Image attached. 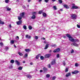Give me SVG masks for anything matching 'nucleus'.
Listing matches in <instances>:
<instances>
[{
    "mask_svg": "<svg viewBox=\"0 0 80 80\" xmlns=\"http://www.w3.org/2000/svg\"><path fill=\"white\" fill-rule=\"evenodd\" d=\"M66 36L69 38V40H70V41H71V42H74V39L73 38H72V36L69 34H66Z\"/></svg>",
    "mask_w": 80,
    "mask_h": 80,
    "instance_id": "f257e3e1",
    "label": "nucleus"
},
{
    "mask_svg": "<svg viewBox=\"0 0 80 80\" xmlns=\"http://www.w3.org/2000/svg\"><path fill=\"white\" fill-rule=\"evenodd\" d=\"M77 18V15H76L72 14L71 15V19H73V20H76Z\"/></svg>",
    "mask_w": 80,
    "mask_h": 80,
    "instance_id": "f03ea898",
    "label": "nucleus"
},
{
    "mask_svg": "<svg viewBox=\"0 0 80 80\" xmlns=\"http://www.w3.org/2000/svg\"><path fill=\"white\" fill-rule=\"evenodd\" d=\"M60 50V48H58L55 49L53 51V52H54V53H57V52H59Z\"/></svg>",
    "mask_w": 80,
    "mask_h": 80,
    "instance_id": "7ed1b4c3",
    "label": "nucleus"
},
{
    "mask_svg": "<svg viewBox=\"0 0 80 80\" xmlns=\"http://www.w3.org/2000/svg\"><path fill=\"white\" fill-rule=\"evenodd\" d=\"M72 5H73V6L72 7V8H73V9L75 8L76 9L78 8V7L76 6H75V4L72 3Z\"/></svg>",
    "mask_w": 80,
    "mask_h": 80,
    "instance_id": "20e7f679",
    "label": "nucleus"
},
{
    "mask_svg": "<svg viewBox=\"0 0 80 80\" xmlns=\"http://www.w3.org/2000/svg\"><path fill=\"white\" fill-rule=\"evenodd\" d=\"M22 20H20V21H19L17 22L16 23H17V25H20V24L22 23Z\"/></svg>",
    "mask_w": 80,
    "mask_h": 80,
    "instance_id": "39448f33",
    "label": "nucleus"
},
{
    "mask_svg": "<svg viewBox=\"0 0 80 80\" xmlns=\"http://www.w3.org/2000/svg\"><path fill=\"white\" fill-rule=\"evenodd\" d=\"M51 55V54H46L45 55V58H48V57H50Z\"/></svg>",
    "mask_w": 80,
    "mask_h": 80,
    "instance_id": "423d86ee",
    "label": "nucleus"
},
{
    "mask_svg": "<svg viewBox=\"0 0 80 80\" xmlns=\"http://www.w3.org/2000/svg\"><path fill=\"white\" fill-rule=\"evenodd\" d=\"M63 6L64 8H69V6L66 4H64L63 5Z\"/></svg>",
    "mask_w": 80,
    "mask_h": 80,
    "instance_id": "0eeeda50",
    "label": "nucleus"
},
{
    "mask_svg": "<svg viewBox=\"0 0 80 80\" xmlns=\"http://www.w3.org/2000/svg\"><path fill=\"white\" fill-rule=\"evenodd\" d=\"M56 61V60L55 59H54V60H53V61L51 62V64L52 65H54V64H55V63H56V62H55Z\"/></svg>",
    "mask_w": 80,
    "mask_h": 80,
    "instance_id": "6e6552de",
    "label": "nucleus"
},
{
    "mask_svg": "<svg viewBox=\"0 0 80 80\" xmlns=\"http://www.w3.org/2000/svg\"><path fill=\"white\" fill-rule=\"evenodd\" d=\"M71 75V74H70V73L69 72L66 74L65 75V77H69V76H70Z\"/></svg>",
    "mask_w": 80,
    "mask_h": 80,
    "instance_id": "1a4fd4ad",
    "label": "nucleus"
},
{
    "mask_svg": "<svg viewBox=\"0 0 80 80\" xmlns=\"http://www.w3.org/2000/svg\"><path fill=\"white\" fill-rule=\"evenodd\" d=\"M71 45H74V46H75L76 47H78V45L76 43H72Z\"/></svg>",
    "mask_w": 80,
    "mask_h": 80,
    "instance_id": "9d476101",
    "label": "nucleus"
},
{
    "mask_svg": "<svg viewBox=\"0 0 80 80\" xmlns=\"http://www.w3.org/2000/svg\"><path fill=\"white\" fill-rule=\"evenodd\" d=\"M24 15H25V13L22 12V13L20 14V16H21V17H23V18Z\"/></svg>",
    "mask_w": 80,
    "mask_h": 80,
    "instance_id": "9b49d317",
    "label": "nucleus"
},
{
    "mask_svg": "<svg viewBox=\"0 0 80 80\" xmlns=\"http://www.w3.org/2000/svg\"><path fill=\"white\" fill-rule=\"evenodd\" d=\"M25 51L26 52H30V51H31V50L29 49H25Z\"/></svg>",
    "mask_w": 80,
    "mask_h": 80,
    "instance_id": "f8f14e48",
    "label": "nucleus"
},
{
    "mask_svg": "<svg viewBox=\"0 0 80 80\" xmlns=\"http://www.w3.org/2000/svg\"><path fill=\"white\" fill-rule=\"evenodd\" d=\"M15 62L16 63V64H17V65H18V66L19 65H20V63L19 62H18V60H16L15 61Z\"/></svg>",
    "mask_w": 80,
    "mask_h": 80,
    "instance_id": "ddd939ff",
    "label": "nucleus"
},
{
    "mask_svg": "<svg viewBox=\"0 0 80 80\" xmlns=\"http://www.w3.org/2000/svg\"><path fill=\"white\" fill-rule=\"evenodd\" d=\"M26 38H31V36H30L28 35H26Z\"/></svg>",
    "mask_w": 80,
    "mask_h": 80,
    "instance_id": "4468645a",
    "label": "nucleus"
},
{
    "mask_svg": "<svg viewBox=\"0 0 80 80\" xmlns=\"http://www.w3.org/2000/svg\"><path fill=\"white\" fill-rule=\"evenodd\" d=\"M53 9H54L55 10H57V6H54L52 7Z\"/></svg>",
    "mask_w": 80,
    "mask_h": 80,
    "instance_id": "2eb2a0df",
    "label": "nucleus"
},
{
    "mask_svg": "<svg viewBox=\"0 0 80 80\" xmlns=\"http://www.w3.org/2000/svg\"><path fill=\"white\" fill-rule=\"evenodd\" d=\"M18 53L20 56H23V53H21V52H18Z\"/></svg>",
    "mask_w": 80,
    "mask_h": 80,
    "instance_id": "dca6fc26",
    "label": "nucleus"
},
{
    "mask_svg": "<svg viewBox=\"0 0 80 80\" xmlns=\"http://www.w3.org/2000/svg\"><path fill=\"white\" fill-rule=\"evenodd\" d=\"M48 45H49L48 44H46V46L44 48L45 50H46V49H47V48H48Z\"/></svg>",
    "mask_w": 80,
    "mask_h": 80,
    "instance_id": "f3484780",
    "label": "nucleus"
},
{
    "mask_svg": "<svg viewBox=\"0 0 80 80\" xmlns=\"http://www.w3.org/2000/svg\"><path fill=\"white\" fill-rule=\"evenodd\" d=\"M78 72V71L76 70L72 72V73L73 74H76V73H77Z\"/></svg>",
    "mask_w": 80,
    "mask_h": 80,
    "instance_id": "a211bd4d",
    "label": "nucleus"
},
{
    "mask_svg": "<svg viewBox=\"0 0 80 80\" xmlns=\"http://www.w3.org/2000/svg\"><path fill=\"white\" fill-rule=\"evenodd\" d=\"M41 55L40 54H39L38 55H37L36 57V59H38L39 57H40Z\"/></svg>",
    "mask_w": 80,
    "mask_h": 80,
    "instance_id": "6ab92c4d",
    "label": "nucleus"
},
{
    "mask_svg": "<svg viewBox=\"0 0 80 80\" xmlns=\"http://www.w3.org/2000/svg\"><path fill=\"white\" fill-rule=\"evenodd\" d=\"M22 67L20 66L18 67V69L19 70H22Z\"/></svg>",
    "mask_w": 80,
    "mask_h": 80,
    "instance_id": "aec40b11",
    "label": "nucleus"
},
{
    "mask_svg": "<svg viewBox=\"0 0 80 80\" xmlns=\"http://www.w3.org/2000/svg\"><path fill=\"white\" fill-rule=\"evenodd\" d=\"M35 18H36V16L35 15H32L31 17V18H32V19H35Z\"/></svg>",
    "mask_w": 80,
    "mask_h": 80,
    "instance_id": "412c9836",
    "label": "nucleus"
},
{
    "mask_svg": "<svg viewBox=\"0 0 80 80\" xmlns=\"http://www.w3.org/2000/svg\"><path fill=\"white\" fill-rule=\"evenodd\" d=\"M5 23L4 22H3L1 21V20H0V24H2V25H3V24H4Z\"/></svg>",
    "mask_w": 80,
    "mask_h": 80,
    "instance_id": "4be33fe9",
    "label": "nucleus"
},
{
    "mask_svg": "<svg viewBox=\"0 0 80 80\" xmlns=\"http://www.w3.org/2000/svg\"><path fill=\"white\" fill-rule=\"evenodd\" d=\"M42 15L44 17H46L47 16V14L43 12V13H42Z\"/></svg>",
    "mask_w": 80,
    "mask_h": 80,
    "instance_id": "5701e85b",
    "label": "nucleus"
},
{
    "mask_svg": "<svg viewBox=\"0 0 80 80\" xmlns=\"http://www.w3.org/2000/svg\"><path fill=\"white\" fill-rule=\"evenodd\" d=\"M22 17L20 16H18V20H22Z\"/></svg>",
    "mask_w": 80,
    "mask_h": 80,
    "instance_id": "b1692460",
    "label": "nucleus"
},
{
    "mask_svg": "<svg viewBox=\"0 0 80 80\" xmlns=\"http://www.w3.org/2000/svg\"><path fill=\"white\" fill-rule=\"evenodd\" d=\"M0 47H3V43L2 42L0 43Z\"/></svg>",
    "mask_w": 80,
    "mask_h": 80,
    "instance_id": "393cba45",
    "label": "nucleus"
},
{
    "mask_svg": "<svg viewBox=\"0 0 80 80\" xmlns=\"http://www.w3.org/2000/svg\"><path fill=\"white\" fill-rule=\"evenodd\" d=\"M6 9L8 11H10V10H11V8H10L8 7Z\"/></svg>",
    "mask_w": 80,
    "mask_h": 80,
    "instance_id": "a878e982",
    "label": "nucleus"
},
{
    "mask_svg": "<svg viewBox=\"0 0 80 80\" xmlns=\"http://www.w3.org/2000/svg\"><path fill=\"white\" fill-rule=\"evenodd\" d=\"M27 57H28V54H25L24 56V58H27Z\"/></svg>",
    "mask_w": 80,
    "mask_h": 80,
    "instance_id": "bb28decb",
    "label": "nucleus"
},
{
    "mask_svg": "<svg viewBox=\"0 0 80 80\" xmlns=\"http://www.w3.org/2000/svg\"><path fill=\"white\" fill-rule=\"evenodd\" d=\"M43 70L44 72H46V71H47V69L45 68H43Z\"/></svg>",
    "mask_w": 80,
    "mask_h": 80,
    "instance_id": "cd10ccee",
    "label": "nucleus"
},
{
    "mask_svg": "<svg viewBox=\"0 0 80 80\" xmlns=\"http://www.w3.org/2000/svg\"><path fill=\"white\" fill-rule=\"evenodd\" d=\"M15 61H14V60H12L10 61V62L11 63H13Z\"/></svg>",
    "mask_w": 80,
    "mask_h": 80,
    "instance_id": "c85d7f7f",
    "label": "nucleus"
},
{
    "mask_svg": "<svg viewBox=\"0 0 80 80\" xmlns=\"http://www.w3.org/2000/svg\"><path fill=\"white\" fill-rule=\"evenodd\" d=\"M23 28L25 30H27V26L25 25H24L23 26Z\"/></svg>",
    "mask_w": 80,
    "mask_h": 80,
    "instance_id": "c756f323",
    "label": "nucleus"
},
{
    "mask_svg": "<svg viewBox=\"0 0 80 80\" xmlns=\"http://www.w3.org/2000/svg\"><path fill=\"white\" fill-rule=\"evenodd\" d=\"M28 28L29 30H32V27L31 26H28Z\"/></svg>",
    "mask_w": 80,
    "mask_h": 80,
    "instance_id": "7c9ffc66",
    "label": "nucleus"
},
{
    "mask_svg": "<svg viewBox=\"0 0 80 80\" xmlns=\"http://www.w3.org/2000/svg\"><path fill=\"white\" fill-rule=\"evenodd\" d=\"M40 58L41 60H43V59H44V57L43 56H41L40 57Z\"/></svg>",
    "mask_w": 80,
    "mask_h": 80,
    "instance_id": "2f4dec72",
    "label": "nucleus"
},
{
    "mask_svg": "<svg viewBox=\"0 0 80 80\" xmlns=\"http://www.w3.org/2000/svg\"><path fill=\"white\" fill-rule=\"evenodd\" d=\"M27 77L29 78H32V76L30 75H28Z\"/></svg>",
    "mask_w": 80,
    "mask_h": 80,
    "instance_id": "473e14b6",
    "label": "nucleus"
},
{
    "mask_svg": "<svg viewBox=\"0 0 80 80\" xmlns=\"http://www.w3.org/2000/svg\"><path fill=\"white\" fill-rule=\"evenodd\" d=\"M34 38L35 40H37L38 38V37L37 36H35L34 37Z\"/></svg>",
    "mask_w": 80,
    "mask_h": 80,
    "instance_id": "72a5a7b5",
    "label": "nucleus"
},
{
    "mask_svg": "<svg viewBox=\"0 0 80 80\" xmlns=\"http://www.w3.org/2000/svg\"><path fill=\"white\" fill-rule=\"evenodd\" d=\"M10 43L12 44H13L14 43V41L13 40H11L10 41Z\"/></svg>",
    "mask_w": 80,
    "mask_h": 80,
    "instance_id": "f704fd0d",
    "label": "nucleus"
},
{
    "mask_svg": "<svg viewBox=\"0 0 80 80\" xmlns=\"http://www.w3.org/2000/svg\"><path fill=\"white\" fill-rule=\"evenodd\" d=\"M37 13V12H33L32 13V15H35Z\"/></svg>",
    "mask_w": 80,
    "mask_h": 80,
    "instance_id": "c9c22d12",
    "label": "nucleus"
},
{
    "mask_svg": "<svg viewBox=\"0 0 80 80\" xmlns=\"http://www.w3.org/2000/svg\"><path fill=\"white\" fill-rule=\"evenodd\" d=\"M68 71V68H66L65 70V72H67Z\"/></svg>",
    "mask_w": 80,
    "mask_h": 80,
    "instance_id": "e433bc0d",
    "label": "nucleus"
},
{
    "mask_svg": "<svg viewBox=\"0 0 80 80\" xmlns=\"http://www.w3.org/2000/svg\"><path fill=\"white\" fill-rule=\"evenodd\" d=\"M55 78H56V77L55 76L53 77L52 78V79L53 80H55Z\"/></svg>",
    "mask_w": 80,
    "mask_h": 80,
    "instance_id": "4c0bfd02",
    "label": "nucleus"
},
{
    "mask_svg": "<svg viewBox=\"0 0 80 80\" xmlns=\"http://www.w3.org/2000/svg\"><path fill=\"white\" fill-rule=\"evenodd\" d=\"M46 77L47 78H49V77H50V75L47 74L46 76Z\"/></svg>",
    "mask_w": 80,
    "mask_h": 80,
    "instance_id": "58836bf2",
    "label": "nucleus"
},
{
    "mask_svg": "<svg viewBox=\"0 0 80 80\" xmlns=\"http://www.w3.org/2000/svg\"><path fill=\"white\" fill-rule=\"evenodd\" d=\"M43 12L42 11H40L39 12V14H41Z\"/></svg>",
    "mask_w": 80,
    "mask_h": 80,
    "instance_id": "ea45409f",
    "label": "nucleus"
},
{
    "mask_svg": "<svg viewBox=\"0 0 80 80\" xmlns=\"http://www.w3.org/2000/svg\"><path fill=\"white\" fill-rule=\"evenodd\" d=\"M74 42H78V39L75 40V39H74Z\"/></svg>",
    "mask_w": 80,
    "mask_h": 80,
    "instance_id": "a19ab883",
    "label": "nucleus"
},
{
    "mask_svg": "<svg viewBox=\"0 0 80 80\" xmlns=\"http://www.w3.org/2000/svg\"><path fill=\"white\" fill-rule=\"evenodd\" d=\"M16 40H19V37L18 36H17L16 38Z\"/></svg>",
    "mask_w": 80,
    "mask_h": 80,
    "instance_id": "79ce46f5",
    "label": "nucleus"
},
{
    "mask_svg": "<svg viewBox=\"0 0 80 80\" xmlns=\"http://www.w3.org/2000/svg\"><path fill=\"white\" fill-rule=\"evenodd\" d=\"M9 1L8 0H5V2H6V3H8V2Z\"/></svg>",
    "mask_w": 80,
    "mask_h": 80,
    "instance_id": "37998d69",
    "label": "nucleus"
},
{
    "mask_svg": "<svg viewBox=\"0 0 80 80\" xmlns=\"http://www.w3.org/2000/svg\"><path fill=\"white\" fill-rule=\"evenodd\" d=\"M75 66L76 67H78V63H76L75 64Z\"/></svg>",
    "mask_w": 80,
    "mask_h": 80,
    "instance_id": "c03bdc74",
    "label": "nucleus"
},
{
    "mask_svg": "<svg viewBox=\"0 0 80 80\" xmlns=\"http://www.w3.org/2000/svg\"><path fill=\"white\" fill-rule=\"evenodd\" d=\"M48 68H50L51 67V66L50 65V64H49V65H48Z\"/></svg>",
    "mask_w": 80,
    "mask_h": 80,
    "instance_id": "a18cd8bd",
    "label": "nucleus"
},
{
    "mask_svg": "<svg viewBox=\"0 0 80 80\" xmlns=\"http://www.w3.org/2000/svg\"><path fill=\"white\" fill-rule=\"evenodd\" d=\"M73 52H74V51H73V49H72V50L71 52V53H73Z\"/></svg>",
    "mask_w": 80,
    "mask_h": 80,
    "instance_id": "49530a36",
    "label": "nucleus"
},
{
    "mask_svg": "<svg viewBox=\"0 0 80 80\" xmlns=\"http://www.w3.org/2000/svg\"><path fill=\"white\" fill-rule=\"evenodd\" d=\"M57 46L56 44H53L52 45V47H55Z\"/></svg>",
    "mask_w": 80,
    "mask_h": 80,
    "instance_id": "de8ad7c7",
    "label": "nucleus"
},
{
    "mask_svg": "<svg viewBox=\"0 0 80 80\" xmlns=\"http://www.w3.org/2000/svg\"><path fill=\"white\" fill-rule=\"evenodd\" d=\"M48 1H49V0H44V2H48Z\"/></svg>",
    "mask_w": 80,
    "mask_h": 80,
    "instance_id": "09e8293b",
    "label": "nucleus"
},
{
    "mask_svg": "<svg viewBox=\"0 0 80 80\" xmlns=\"http://www.w3.org/2000/svg\"><path fill=\"white\" fill-rule=\"evenodd\" d=\"M8 26L9 28H12V25H11V24L9 25Z\"/></svg>",
    "mask_w": 80,
    "mask_h": 80,
    "instance_id": "8fccbe9b",
    "label": "nucleus"
},
{
    "mask_svg": "<svg viewBox=\"0 0 80 80\" xmlns=\"http://www.w3.org/2000/svg\"><path fill=\"white\" fill-rule=\"evenodd\" d=\"M77 27L78 28H80V26L78 24L77 25Z\"/></svg>",
    "mask_w": 80,
    "mask_h": 80,
    "instance_id": "3c124183",
    "label": "nucleus"
},
{
    "mask_svg": "<svg viewBox=\"0 0 80 80\" xmlns=\"http://www.w3.org/2000/svg\"><path fill=\"white\" fill-rule=\"evenodd\" d=\"M41 39L42 40H45V38H43V37H42L41 38Z\"/></svg>",
    "mask_w": 80,
    "mask_h": 80,
    "instance_id": "603ef678",
    "label": "nucleus"
},
{
    "mask_svg": "<svg viewBox=\"0 0 80 80\" xmlns=\"http://www.w3.org/2000/svg\"><path fill=\"white\" fill-rule=\"evenodd\" d=\"M63 63L64 66H65V65H66V63H65V62H63Z\"/></svg>",
    "mask_w": 80,
    "mask_h": 80,
    "instance_id": "864d4df0",
    "label": "nucleus"
},
{
    "mask_svg": "<svg viewBox=\"0 0 80 80\" xmlns=\"http://www.w3.org/2000/svg\"><path fill=\"white\" fill-rule=\"evenodd\" d=\"M57 58H59V54H57Z\"/></svg>",
    "mask_w": 80,
    "mask_h": 80,
    "instance_id": "5fc2aeb1",
    "label": "nucleus"
},
{
    "mask_svg": "<svg viewBox=\"0 0 80 80\" xmlns=\"http://www.w3.org/2000/svg\"><path fill=\"white\" fill-rule=\"evenodd\" d=\"M30 65H33V63L32 62H31L30 63Z\"/></svg>",
    "mask_w": 80,
    "mask_h": 80,
    "instance_id": "6e6d98bb",
    "label": "nucleus"
},
{
    "mask_svg": "<svg viewBox=\"0 0 80 80\" xmlns=\"http://www.w3.org/2000/svg\"><path fill=\"white\" fill-rule=\"evenodd\" d=\"M10 68H12V66H11L9 67Z\"/></svg>",
    "mask_w": 80,
    "mask_h": 80,
    "instance_id": "4d7b16f0",
    "label": "nucleus"
},
{
    "mask_svg": "<svg viewBox=\"0 0 80 80\" xmlns=\"http://www.w3.org/2000/svg\"><path fill=\"white\" fill-rule=\"evenodd\" d=\"M14 46L15 47V48H17V46L15 45L14 44Z\"/></svg>",
    "mask_w": 80,
    "mask_h": 80,
    "instance_id": "13d9d810",
    "label": "nucleus"
},
{
    "mask_svg": "<svg viewBox=\"0 0 80 80\" xmlns=\"http://www.w3.org/2000/svg\"><path fill=\"white\" fill-rule=\"evenodd\" d=\"M22 63H25V61H23Z\"/></svg>",
    "mask_w": 80,
    "mask_h": 80,
    "instance_id": "bf43d9fd",
    "label": "nucleus"
},
{
    "mask_svg": "<svg viewBox=\"0 0 80 80\" xmlns=\"http://www.w3.org/2000/svg\"><path fill=\"white\" fill-rule=\"evenodd\" d=\"M31 0H28V2H30Z\"/></svg>",
    "mask_w": 80,
    "mask_h": 80,
    "instance_id": "052dcab7",
    "label": "nucleus"
},
{
    "mask_svg": "<svg viewBox=\"0 0 80 80\" xmlns=\"http://www.w3.org/2000/svg\"><path fill=\"white\" fill-rule=\"evenodd\" d=\"M62 3V0H60V3Z\"/></svg>",
    "mask_w": 80,
    "mask_h": 80,
    "instance_id": "680f3d73",
    "label": "nucleus"
},
{
    "mask_svg": "<svg viewBox=\"0 0 80 80\" xmlns=\"http://www.w3.org/2000/svg\"><path fill=\"white\" fill-rule=\"evenodd\" d=\"M40 72H41V73H42V70H40Z\"/></svg>",
    "mask_w": 80,
    "mask_h": 80,
    "instance_id": "e2e57ef3",
    "label": "nucleus"
},
{
    "mask_svg": "<svg viewBox=\"0 0 80 80\" xmlns=\"http://www.w3.org/2000/svg\"><path fill=\"white\" fill-rule=\"evenodd\" d=\"M60 10H61V12H62V11H63V9H60Z\"/></svg>",
    "mask_w": 80,
    "mask_h": 80,
    "instance_id": "0e129e2a",
    "label": "nucleus"
},
{
    "mask_svg": "<svg viewBox=\"0 0 80 80\" xmlns=\"http://www.w3.org/2000/svg\"><path fill=\"white\" fill-rule=\"evenodd\" d=\"M47 41H44V43H47Z\"/></svg>",
    "mask_w": 80,
    "mask_h": 80,
    "instance_id": "69168bd1",
    "label": "nucleus"
},
{
    "mask_svg": "<svg viewBox=\"0 0 80 80\" xmlns=\"http://www.w3.org/2000/svg\"><path fill=\"white\" fill-rule=\"evenodd\" d=\"M52 2H55V0H52Z\"/></svg>",
    "mask_w": 80,
    "mask_h": 80,
    "instance_id": "338daca9",
    "label": "nucleus"
},
{
    "mask_svg": "<svg viewBox=\"0 0 80 80\" xmlns=\"http://www.w3.org/2000/svg\"><path fill=\"white\" fill-rule=\"evenodd\" d=\"M52 52V50H50L49 51V52Z\"/></svg>",
    "mask_w": 80,
    "mask_h": 80,
    "instance_id": "774afa93",
    "label": "nucleus"
}]
</instances>
